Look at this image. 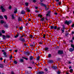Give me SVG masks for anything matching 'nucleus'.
<instances>
[{
	"label": "nucleus",
	"instance_id": "nucleus-26",
	"mask_svg": "<svg viewBox=\"0 0 74 74\" xmlns=\"http://www.w3.org/2000/svg\"><path fill=\"white\" fill-rule=\"evenodd\" d=\"M20 61L21 62H23V59H21Z\"/></svg>",
	"mask_w": 74,
	"mask_h": 74
},
{
	"label": "nucleus",
	"instance_id": "nucleus-44",
	"mask_svg": "<svg viewBox=\"0 0 74 74\" xmlns=\"http://www.w3.org/2000/svg\"><path fill=\"white\" fill-rule=\"evenodd\" d=\"M0 18L1 19H3V16H0Z\"/></svg>",
	"mask_w": 74,
	"mask_h": 74
},
{
	"label": "nucleus",
	"instance_id": "nucleus-28",
	"mask_svg": "<svg viewBox=\"0 0 74 74\" xmlns=\"http://www.w3.org/2000/svg\"><path fill=\"white\" fill-rule=\"evenodd\" d=\"M25 4L26 6H28L29 3H25Z\"/></svg>",
	"mask_w": 74,
	"mask_h": 74
},
{
	"label": "nucleus",
	"instance_id": "nucleus-24",
	"mask_svg": "<svg viewBox=\"0 0 74 74\" xmlns=\"http://www.w3.org/2000/svg\"><path fill=\"white\" fill-rule=\"evenodd\" d=\"M6 38H10V36L8 35H6Z\"/></svg>",
	"mask_w": 74,
	"mask_h": 74
},
{
	"label": "nucleus",
	"instance_id": "nucleus-40",
	"mask_svg": "<svg viewBox=\"0 0 74 74\" xmlns=\"http://www.w3.org/2000/svg\"><path fill=\"white\" fill-rule=\"evenodd\" d=\"M37 1L36 0H33V2H34V3H36Z\"/></svg>",
	"mask_w": 74,
	"mask_h": 74
},
{
	"label": "nucleus",
	"instance_id": "nucleus-52",
	"mask_svg": "<svg viewBox=\"0 0 74 74\" xmlns=\"http://www.w3.org/2000/svg\"><path fill=\"white\" fill-rule=\"evenodd\" d=\"M0 60H3V58H0Z\"/></svg>",
	"mask_w": 74,
	"mask_h": 74
},
{
	"label": "nucleus",
	"instance_id": "nucleus-14",
	"mask_svg": "<svg viewBox=\"0 0 74 74\" xmlns=\"http://www.w3.org/2000/svg\"><path fill=\"white\" fill-rule=\"evenodd\" d=\"M17 12V9H15L14 11V13H15Z\"/></svg>",
	"mask_w": 74,
	"mask_h": 74
},
{
	"label": "nucleus",
	"instance_id": "nucleus-45",
	"mask_svg": "<svg viewBox=\"0 0 74 74\" xmlns=\"http://www.w3.org/2000/svg\"><path fill=\"white\" fill-rule=\"evenodd\" d=\"M60 72H59V71L57 72V74H60Z\"/></svg>",
	"mask_w": 74,
	"mask_h": 74
},
{
	"label": "nucleus",
	"instance_id": "nucleus-62",
	"mask_svg": "<svg viewBox=\"0 0 74 74\" xmlns=\"http://www.w3.org/2000/svg\"><path fill=\"white\" fill-rule=\"evenodd\" d=\"M57 14L58 13H55V15H57Z\"/></svg>",
	"mask_w": 74,
	"mask_h": 74
},
{
	"label": "nucleus",
	"instance_id": "nucleus-33",
	"mask_svg": "<svg viewBox=\"0 0 74 74\" xmlns=\"http://www.w3.org/2000/svg\"><path fill=\"white\" fill-rule=\"evenodd\" d=\"M12 19H14V15L12 14Z\"/></svg>",
	"mask_w": 74,
	"mask_h": 74
},
{
	"label": "nucleus",
	"instance_id": "nucleus-46",
	"mask_svg": "<svg viewBox=\"0 0 74 74\" xmlns=\"http://www.w3.org/2000/svg\"><path fill=\"white\" fill-rule=\"evenodd\" d=\"M14 51L15 52H18V50H15Z\"/></svg>",
	"mask_w": 74,
	"mask_h": 74
},
{
	"label": "nucleus",
	"instance_id": "nucleus-4",
	"mask_svg": "<svg viewBox=\"0 0 74 74\" xmlns=\"http://www.w3.org/2000/svg\"><path fill=\"white\" fill-rule=\"evenodd\" d=\"M1 8L2 11V12H4V11H5V9H4V8H3V7L2 6H1Z\"/></svg>",
	"mask_w": 74,
	"mask_h": 74
},
{
	"label": "nucleus",
	"instance_id": "nucleus-3",
	"mask_svg": "<svg viewBox=\"0 0 74 74\" xmlns=\"http://www.w3.org/2000/svg\"><path fill=\"white\" fill-rule=\"evenodd\" d=\"M71 23V21H66L65 22V23H66L67 25H69V24H70Z\"/></svg>",
	"mask_w": 74,
	"mask_h": 74
},
{
	"label": "nucleus",
	"instance_id": "nucleus-55",
	"mask_svg": "<svg viewBox=\"0 0 74 74\" xmlns=\"http://www.w3.org/2000/svg\"><path fill=\"white\" fill-rule=\"evenodd\" d=\"M24 45L25 47H26V46H27V45H26V44H25Z\"/></svg>",
	"mask_w": 74,
	"mask_h": 74
},
{
	"label": "nucleus",
	"instance_id": "nucleus-41",
	"mask_svg": "<svg viewBox=\"0 0 74 74\" xmlns=\"http://www.w3.org/2000/svg\"><path fill=\"white\" fill-rule=\"evenodd\" d=\"M51 54H49V56H48L49 58H50V57H51Z\"/></svg>",
	"mask_w": 74,
	"mask_h": 74
},
{
	"label": "nucleus",
	"instance_id": "nucleus-42",
	"mask_svg": "<svg viewBox=\"0 0 74 74\" xmlns=\"http://www.w3.org/2000/svg\"><path fill=\"white\" fill-rule=\"evenodd\" d=\"M49 13L47 14H46L47 17V16H49Z\"/></svg>",
	"mask_w": 74,
	"mask_h": 74
},
{
	"label": "nucleus",
	"instance_id": "nucleus-30",
	"mask_svg": "<svg viewBox=\"0 0 74 74\" xmlns=\"http://www.w3.org/2000/svg\"><path fill=\"white\" fill-rule=\"evenodd\" d=\"M73 71V69H71L69 71H70V73H72V72Z\"/></svg>",
	"mask_w": 74,
	"mask_h": 74
},
{
	"label": "nucleus",
	"instance_id": "nucleus-1",
	"mask_svg": "<svg viewBox=\"0 0 74 74\" xmlns=\"http://www.w3.org/2000/svg\"><path fill=\"white\" fill-rule=\"evenodd\" d=\"M49 28L50 29H55V30L57 29V27L54 26H50Z\"/></svg>",
	"mask_w": 74,
	"mask_h": 74
},
{
	"label": "nucleus",
	"instance_id": "nucleus-20",
	"mask_svg": "<svg viewBox=\"0 0 74 74\" xmlns=\"http://www.w3.org/2000/svg\"><path fill=\"white\" fill-rule=\"evenodd\" d=\"M1 32L2 33H3V34H4V33H5V31L4 30H2Z\"/></svg>",
	"mask_w": 74,
	"mask_h": 74
},
{
	"label": "nucleus",
	"instance_id": "nucleus-36",
	"mask_svg": "<svg viewBox=\"0 0 74 74\" xmlns=\"http://www.w3.org/2000/svg\"><path fill=\"white\" fill-rule=\"evenodd\" d=\"M20 30H22L23 29V27H21L20 28Z\"/></svg>",
	"mask_w": 74,
	"mask_h": 74
},
{
	"label": "nucleus",
	"instance_id": "nucleus-16",
	"mask_svg": "<svg viewBox=\"0 0 74 74\" xmlns=\"http://www.w3.org/2000/svg\"><path fill=\"white\" fill-rule=\"evenodd\" d=\"M26 10H27L28 12H30V9L28 8H26Z\"/></svg>",
	"mask_w": 74,
	"mask_h": 74
},
{
	"label": "nucleus",
	"instance_id": "nucleus-15",
	"mask_svg": "<svg viewBox=\"0 0 74 74\" xmlns=\"http://www.w3.org/2000/svg\"><path fill=\"white\" fill-rule=\"evenodd\" d=\"M38 16H39V17H40V18H42V15L40 14H39L38 15Z\"/></svg>",
	"mask_w": 74,
	"mask_h": 74
},
{
	"label": "nucleus",
	"instance_id": "nucleus-34",
	"mask_svg": "<svg viewBox=\"0 0 74 74\" xmlns=\"http://www.w3.org/2000/svg\"><path fill=\"white\" fill-rule=\"evenodd\" d=\"M18 37V34L16 35V36H14L15 38H17Z\"/></svg>",
	"mask_w": 74,
	"mask_h": 74
},
{
	"label": "nucleus",
	"instance_id": "nucleus-49",
	"mask_svg": "<svg viewBox=\"0 0 74 74\" xmlns=\"http://www.w3.org/2000/svg\"><path fill=\"white\" fill-rule=\"evenodd\" d=\"M61 4V2H59L58 3V4H59V5H60Z\"/></svg>",
	"mask_w": 74,
	"mask_h": 74
},
{
	"label": "nucleus",
	"instance_id": "nucleus-8",
	"mask_svg": "<svg viewBox=\"0 0 74 74\" xmlns=\"http://www.w3.org/2000/svg\"><path fill=\"white\" fill-rule=\"evenodd\" d=\"M18 21H22V18H21L20 17L18 18Z\"/></svg>",
	"mask_w": 74,
	"mask_h": 74
},
{
	"label": "nucleus",
	"instance_id": "nucleus-9",
	"mask_svg": "<svg viewBox=\"0 0 74 74\" xmlns=\"http://www.w3.org/2000/svg\"><path fill=\"white\" fill-rule=\"evenodd\" d=\"M0 67H1V68H3L4 67V66H3V64H0Z\"/></svg>",
	"mask_w": 74,
	"mask_h": 74
},
{
	"label": "nucleus",
	"instance_id": "nucleus-56",
	"mask_svg": "<svg viewBox=\"0 0 74 74\" xmlns=\"http://www.w3.org/2000/svg\"><path fill=\"white\" fill-rule=\"evenodd\" d=\"M28 24V23H27L25 25L26 26H27V25Z\"/></svg>",
	"mask_w": 74,
	"mask_h": 74
},
{
	"label": "nucleus",
	"instance_id": "nucleus-29",
	"mask_svg": "<svg viewBox=\"0 0 74 74\" xmlns=\"http://www.w3.org/2000/svg\"><path fill=\"white\" fill-rule=\"evenodd\" d=\"M4 17L6 19H7V16L6 15H4Z\"/></svg>",
	"mask_w": 74,
	"mask_h": 74
},
{
	"label": "nucleus",
	"instance_id": "nucleus-22",
	"mask_svg": "<svg viewBox=\"0 0 74 74\" xmlns=\"http://www.w3.org/2000/svg\"><path fill=\"white\" fill-rule=\"evenodd\" d=\"M33 59V57L32 56H31L30 57V59L31 60H32Z\"/></svg>",
	"mask_w": 74,
	"mask_h": 74
},
{
	"label": "nucleus",
	"instance_id": "nucleus-48",
	"mask_svg": "<svg viewBox=\"0 0 74 74\" xmlns=\"http://www.w3.org/2000/svg\"><path fill=\"white\" fill-rule=\"evenodd\" d=\"M74 24H73L72 25V27H74Z\"/></svg>",
	"mask_w": 74,
	"mask_h": 74
},
{
	"label": "nucleus",
	"instance_id": "nucleus-31",
	"mask_svg": "<svg viewBox=\"0 0 74 74\" xmlns=\"http://www.w3.org/2000/svg\"><path fill=\"white\" fill-rule=\"evenodd\" d=\"M12 56H11L10 57V60H11V59H12Z\"/></svg>",
	"mask_w": 74,
	"mask_h": 74
},
{
	"label": "nucleus",
	"instance_id": "nucleus-37",
	"mask_svg": "<svg viewBox=\"0 0 74 74\" xmlns=\"http://www.w3.org/2000/svg\"><path fill=\"white\" fill-rule=\"evenodd\" d=\"M48 49V48H45V51H47Z\"/></svg>",
	"mask_w": 74,
	"mask_h": 74
},
{
	"label": "nucleus",
	"instance_id": "nucleus-61",
	"mask_svg": "<svg viewBox=\"0 0 74 74\" xmlns=\"http://www.w3.org/2000/svg\"><path fill=\"white\" fill-rule=\"evenodd\" d=\"M25 60H27V58H25Z\"/></svg>",
	"mask_w": 74,
	"mask_h": 74
},
{
	"label": "nucleus",
	"instance_id": "nucleus-27",
	"mask_svg": "<svg viewBox=\"0 0 74 74\" xmlns=\"http://www.w3.org/2000/svg\"><path fill=\"white\" fill-rule=\"evenodd\" d=\"M40 56H38V57H37L36 58L37 60H38L40 59Z\"/></svg>",
	"mask_w": 74,
	"mask_h": 74
},
{
	"label": "nucleus",
	"instance_id": "nucleus-53",
	"mask_svg": "<svg viewBox=\"0 0 74 74\" xmlns=\"http://www.w3.org/2000/svg\"><path fill=\"white\" fill-rule=\"evenodd\" d=\"M71 42H73V40H71Z\"/></svg>",
	"mask_w": 74,
	"mask_h": 74
},
{
	"label": "nucleus",
	"instance_id": "nucleus-50",
	"mask_svg": "<svg viewBox=\"0 0 74 74\" xmlns=\"http://www.w3.org/2000/svg\"><path fill=\"white\" fill-rule=\"evenodd\" d=\"M61 30H62V33H63V32H64V30H62V29H61Z\"/></svg>",
	"mask_w": 74,
	"mask_h": 74
},
{
	"label": "nucleus",
	"instance_id": "nucleus-5",
	"mask_svg": "<svg viewBox=\"0 0 74 74\" xmlns=\"http://www.w3.org/2000/svg\"><path fill=\"white\" fill-rule=\"evenodd\" d=\"M58 53L59 54H63V51H59L58 52Z\"/></svg>",
	"mask_w": 74,
	"mask_h": 74
},
{
	"label": "nucleus",
	"instance_id": "nucleus-51",
	"mask_svg": "<svg viewBox=\"0 0 74 74\" xmlns=\"http://www.w3.org/2000/svg\"><path fill=\"white\" fill-rule=\"evenodd\" d=\"M19 40H20V41H22V39L19 38Z\"/></svg>",
	"mask_w": 74,
	"mask_h": 74
},
{
	"label": "nucleus",
	"instance_id": "nucleus-19",
	"mask_svg": "<svg viewBox=\"0 0 74 74\" xmlns=\"http://www.w3.org/2000/svg\"><path fill=\"white\" fill-rule=\"evenodd\" d=\"M48 63H52V60H50L49 61Z\"/></svg>",
	"mask_w": 74,
	"mask_h": 74
},
{
	"label": "nucleus",
	"instance_id": "nucleus-7",
	"mask_svg": "<svg viewBox=\"0 0 74 74\" xmlns=\"http://www.w3.org/2000/svg\"><path fill=\"white\" fill-rule=\"evenodd\" d=\"M40 5H41V6H44L45 7H46V5L43 4L42 3H40Z\"/></svg>",
	"mask_w": 74,
	"mask_h": 74
},
{
	"label": "nucleus",
	"instance_id": "nucleus-17",
	"mask_svg": "<svg viewBox=\"0 0 74 74\" xmlns=\"http://www.w3.org/2000/svg\"><path fill=\"white\" fill-rule=\"evenodd\" d=\"M44 19H45V18L44 17H43L41 19L40 21H44Z\"/></svg>",
	"mask_w": 74,
	"mask_h": 74
},
{
	"label": "nucleus",
	"instance_id": "nucleus-35",
	"mask_svg": "<svg viewBox=\"0 0 74 74\" xmlns=\"http://www.w3.org/2000/svg\"><path fill=\"white\" fill-rule=\"evenodd\" d=\"M8 9L10 10V9H11V6H10L8 8Z\"/></svg>",
	"mask_w": 74,
	"mask_h": 74
},
{
	"label": "nucleus",
	"instance_id": "nucleus-32",
	"mask_svg": "<svg viewBox=\"0 0 74 74\" xmlns=\"http://www.w3.org/2000/svg\"><path fill=\"white\" fill-rule=\"evenodd\" d=\"M25 41V39H24V38H22V41H23V42H24Z\"/></svg>",
	"mask_w": 74,
	"mask_h": 74
},
{
	"label": "nucleus",
	"instance_id": "nucleus-54",
	"mask_svg": "<svg viewBox=\"0 0 74 74\" xmlns=\"http://www.w3.org/2000/svg\"><path fill=\"white\" fill-rule=\"evenodd\" d=\"M2 34L1 33H0V36H2Z\"/></svg>",
	"mask_w": 74,
	"mask_h": 74
},
{
	"label": "nucleus",
	"instance_id": "nucleus-63",
	"mask_svg": "<svg viewBox=\"0 0 74 74\" xmlns=\"http://www.w3.org/2000/svg\"><path fill=\"white\" fill-rule=\"evenodd\" d=\"M27 54H29V52H27Z\"/></svg>",
	"mask_w": 74,
	"mask_h": 74
},
{
	"label": "nucleus",
	"instance_id": "nucleus-60",
	"mask_svg": "<svg viewBox=\"0 0 74 74\" xmlns=\"http://www.w3.org/2000/svg\"><path fill=\"white\" fill-rule=\"evenodd\" d=\"M28 68H30V69H32V68L30 66L28 67Z\"/></svg>",
	"mask_w": 74,
	"mask_h": 74
},
{
	"label": "nucleus",
	"instance_id": "nucleus-64",
	"mask_svg": "<svg viewBox=\"0 0 74 74\" xmlns=\"http://www.w3.org/2000/svg\"><path fill=\"white\" fill-rule=\"evenodd\" d=\"M59 1V0H56V1H57V2H58V1Z\"/></svg>",
	"mask_w": 74,
	"mask_h": 74
},
{
	"label": "nucleus",
	"instance_id": "nucleus-2",
	"mask_svg": "<svg viewBox=\"0 0 74 74\" xmlns=\"http://www.w3.org/2000/svg\"><path fill=\"white\" fill-rule=\"evenodd\" d=\"M71 47H72L73 48H71L69 49V51H70V52H73V51H74V45H73V44H71Z\"/></svg>",
	"mask_w": 74,
	"mask_h": 74
},
{
	"label": "nucleus",
	"instance_id": "nucleus-57",
	"mask_svg": "<svg viewBox=\"0 0 74 74\" xmlns=\"http://www.w3.org/2000/svg\"><path fill=\"white\" fill-rule=\"evenodd\" d=\"M45 19L47 21L48 20V19H47V17H46Z\"/></svg>",
	"mask_w": 74,
	"mask_h": 74
},
{
	"label": "nucleus",
	"instance_id": "nucleus-39",
	"mask_svg": "<svg viewBox=\"0 0 74 74\" xmlns=\"http://www.w3.org/2000/svg\"><path fill=\"white\" fill-rule=\"evenodd\" d=\"M45 36H46L45 34H44L43 38H45Z\"/></svg>",
	"mask_w": 74,
	"mask_h": 74
},
{
	"label": "nucleus",
	"instance_id": "nucleus-43",
	"mask_svg": "<svg viewBox=\"0 0 74 74\" xmlns=\"http://www.w3.org/2000/svg\"><path fill=\"white\" fill-rule=\"evenodd\" d=\"M30 37L31 38H33V36H32V35H30Z\"/></svg>",
	"mask_w": 74,
	"mask_h": 74
},
{
	"label": "nucleus",
	"instance_id": "nucleus-18",
	"mask_svg": "<svg viewBox=\"0 0 74 74\" xmlns=\"http://www.w3.org/2000/svg\"><path fill=\"white\" fill-rule=\"evenodd\" d=\"M25 12L23 10L21 12V14H25Z\"/></svg>",
	"mask_w": 74,
	"mask_h": 74
},
{
	"label": "nucleus",
	"instance_id": "nucleus-58",
	"mask_svg": "<svg viewBox=\"0 0 74 74\" xmlns=\"http://www.w3.org/2000/svg\"><path fill=\"white\" fill-rule=\"evenodd\" d=\"M72 34H74V32H72Z\"/></svg>",
	"mask_w": 74,
	"mask_h": 74
},
{
	"label": "nucleus",
	"instance_id": "nucleus-38",
	"mask_svg": "<svg viewBox=\"0 0 74 74\" xmlns=\"http://www.w3.org/2000/svg\"><path fill=\"white\" fill-rule=\"evenodd\" d=\"M45 71H48V69L47 68H46L45 69Z\"/></svg>",
	"mask_w": 74,
	"mask_h": 74
},
{
	"label": "nucleus",
	"instance_id": "nucleus-23",
	"mask_svg": "<svg viewBox=\"0 0 74 74\" xmlns=\"http://www.w3.org/2000/svg\"><path fill=\"white\" fill-rule=\"evenodd\" d=\"M4 26L5 27H6V28H7V27H8V25H4Z\"/></svg>",
	"mask_w": 74,
	"mask_h": 74
},
{
	"label": "nucleus",
	"instance_id": "nucleus-12",
	"mask_svg": "<svg viewBox=\"0 0 74 74\" xmlns=\"http://www.w3.org/2000/svg\"><path fill=\"white\" fill-rule=\"evenodd\" d=\"M6 53L5 52H3V54L4 55L5 57H7V55H6Z\"/></svg>",
	"mask_w": 74,
	"mask_h": 74
},
{
	"label": "nucleus",
	"instance_id": "nucleus-11",
	"mask_svg": "<svg viewBox=\"0 0 74 74\" xmlns=\"http://www.w3.org/2000/svg\"><path fill=\"white\" fill-rule=\"evenodd\" d=\"M52 69H57L58 68H57V67H56V66H54L52 67Z\"/></svg>",
	"mask_w": 74,
	"mask_h": 74
},
{
	"label": "nucleus",
	"instance_id": "nucleus-6",
	"mask_svg": "<svg viewBox=\"0 0 74 74\" xmlns=\"http://www.w3.org/2000/svg\"><path fill=\"white\" fill-rule=\"evenodd\" d=\"M35 45V44H34V42H33L32 44H31L30 45V46H31V47H34Z\"/></svg>",
	"mask_w": 74,
	"mask_h": 74
},
{
	"label": "nucleus",
	"instance_id": "nucleus-25",
	"mask_svg": "<svg viewBox=\"0 0 74 74\" xmlns=\"http://www.w3.org/2000/svg\"><path fill=\"white\" fill-rule=\"evenodd\" d=\"M45 7V9L46 10H48V9H49V8H47V5H46V7Z\"/></svg>",
	"mask_w": 74,
	"mask_h": 74
},
{
	"label": "nucleus",
	"instance_id": "nucleus-21",
	"mask_svg": "<svg viewBox=\"0 0 74 74\" xmlns=\"http://www.w3.org/2000/svg\"><path fill=\"white\" fill-rule=\"evenodd\" d=\"M1 23H4V21H3V20H1V22H0Z\"/></svg>",
	"mask_w": 74,
	"mask_h": 74
},
{
	"label": "nucleus",
	"instance_id": "nucleus-13",
	"mask_svg": "<svg viewBox=\"0 0 74 74\" xmlns=\"http://www.w3.org/2000/svg\"><path fill=\"white\" fill-rule=\"evenodd\" d=\"M43 73H44V72L42 71H39L38 72V74H43Z\"/></svg>",
	"mask_w": 74,
	"mask_h": 74
},
{
	"label": "nucleus",
	"instance_id": "nucleus-10",
	"mask_svg": "<svg viewBox=\"0 0 74 74\" xmlns=\"http://www.w3.org/2000/svg\"><path fill=\"white\" fill-rule=\"evenodd\" d=\"M6 36H5V35H3V40H5L6 39Z\"/></svg>",
	"mask_w": 74,
	"mask_h": 74
},
{
	"label": "nucleus",
	"instance_id": "nucleus-47",
	"mask_svg": "<svg viewBox=\"0 0 74 74\" xmlns=\"http://www.w3.org/2000/svg\"><path fill=\"white\" fill-rule=\"evenodd\" d=\"M14 62L15 64H17V62L16 61H14Z\"/></svg>",
	"mask_w": 74,
	"mask_h": 74
},
{
	"label": "nucleus",
	"instance_id": "nucleus-59",
	"mask_svg": "<svg viewBox=\"0 0 74 74\" xmlns=\"http://www.w3.org/2000/svg\"><path fill=\"white\" fill-rule=\"evenodd\" d=\"M38 8V7H35V9H37V8Z\"/></svg>",
	"mask_w": 74,
	"mask_h": 74
}]
</instances>
